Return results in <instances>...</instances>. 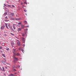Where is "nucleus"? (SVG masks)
<instances>
[{
  "label": "nucleus",
  "mask_w": 76,
  "mask_h": 76,
  "mask_svg": "<svg viewBox=\"0 0 76 76\" xmlns=\"http://www.w3.org/2000/svg\"><path fill=\"white\" fill-rule=\"evenodd\" d=\"M14 25H16V24H15L14 23H13L12 27L14 29H15L16 27Z\"/></svg>",
  "instance_id": "nucleus-3"
},
{
  "label": "nucleus",
  "mask_w": 76,
  "mask_h": 76,
  "mask_svg": "<svg viewBox=\"0 0 76 76\" xmlns=\"http://www.w3.org/2000/svg\"><path fill=\"white\" fill-rule=\"evenodd\" d=\"M5 25L6 28L7 29H9L8 26H7V23H5Z\"/></svg>",
  "instance_id": "nucleus-4"
},
{
  "label": "nucleus",
  "mask_w": 76,
  "mask_h": 76,
  "mask_svg": "<svg viewBox=\"0 0 76 76\" xmlns=\"http://www.w3.org/2000/svg\"><path fill=\"white\" fill-rule=\"evenodd\" d=\"M10 15H12V16H14V13H12V12H10Z\"/></svg>",
  "instance_id": "nucleus-6"
},
{
  "label": "nucleus",
  "mask_w": 76,
  "mask_h": 76,
  "mask_svg": "<svg viewBox=\"0 0 76 76\" xmlns=\"http://www.w3.org/2000/svg\"><path fill=\"white\" fill-rule=\"evenodd\" d=\"M24 11H25V12H27V10H24Z\"/></svg>",
  "instance_id": "nucleus-23"
},
{
  "label": "nucleus",
  "mask_w": 76,
  "mask_h": 76,
  "mask_svg": "<svg viewBox=\"0 0 76 76\" xmlns=\"http://www.w3.org/2000/svg\"><path fill=\"white\" fill-rule=\"evenodd\" d=\"M24 23H27V22L26 20H25V21H24Z\"/></svg>",
  "instance_id": "nucleus-17"
},
{
  "label": "nucleus",
  "mask_w": 76,
  "mask_h": 76,
  "mask_svg": "<svg viewBox=\"0 0 76 76\" xmlns=\"http://www.w3.org/2000/svg\"><path fill=\"white\" fill-rule=\"evenodd\" d=\"M3 72H5V70L4 67H3Z\"/></svg>",
  "instance_id": "nucleus-13"
},
{
  "label": "nucleus",
  "mask_w": 76,
  "mask_h": 76,
  "mask_svg": "<svg viewBox=\"0 0 76 76\" xmlns=\"http://www.w3.org/2000/svg\"><path fill=\"white\" fill-rule=\"evenodd\" d=\"M14 19V20H15V19Z\"/></svg>",
  "instance_id": "nucleus-48"
},
{
  "label": "nucleus",
  "mask_w": 76,
  "mask_h": 76,
  "mask_svg": "<svg viewBox=\"0 0 76 76\" xmlns=\"http://www.w3.org/2000/svg\"><path fill=\"white\" fill-rule=\"evenodd\" d=\"M12 7H15V6H14V5H12Z\"/></svg>",
  "instance_id": "nucleus-32"
},
{
  "label": "nucleus",
  "mask_w": 76,
  "mask_h": 76,
  "mask_svg": "<svg viewBox=\"0 0 76 76\" xmlns=\"http://www.w3.org/2000/svg\"><path fill=\"white\" fill-rule=\"evenodd\" d=\"M24 3H25L26 4H27V2H26V1H25Z\"/></svg>",
  "instance_id": "nucleus-27"
},
{
  "label": "nucleus",
  "mask_w": 76,
  "mask_h": 76,
  "mask_svg": "<svg viewBox=\"0 0 76 76\" xmlns=\"http://www.w3.org/2000/svg\"><path fill=\"white\" fill-rule=\"evenodd\" d=\"M0 69H1V70H2L1 68V67H0Z\"/></svg>",
  "instance_id": "nucleus-41"
},
{
  "label": "nucleus",
  "mask_w": 76,
  "mask_h": 76,
  "mask_svg": "<svg viewBox=\"0 0 76 76\" xmlns=\"http://www.w3.org/2000/svg\"><path fill=\"white\" fill-rule=\"evenodd\" d=\"M4 75H6L5 73H4Z\"/></svg>",
  "instance_id": "nucleus-38"
},
{
  "label": "nucleus",
  "mask_w": 76,
  "mask_h": 76,
  "mask_svg": "<svg viewBox=\"0 0 76 76\" xmlns=\"http://www.w3.org/2000/svg\"><path fill=\"white\" fill-rule=\"evenodd\" d=\"M2 56H4V57L5 58L6 57L5 55H4V54H2Z\"/></svg>",
  "instance_id": "nucleus-14"
},
{
  "label": "nucleus",
  "mask_w": 76,
  "mask_h": 76,
  "mask_svg": "<svg viewBox=\"0 0 76 76\" xmlns=\"http://www.w3.org/2000/svg\"><path fill=\"white\" fill-rule=\"evenodd\" d=\"M21 26L22 28H23L24 27V26L23 25H22V24L21 25Z\"/></svg>",
  "instance_id": "nucleus-16"
},
{
  "label": "nucleus",
  "mask_w": 76,
  "mask_h": 76,
  "mask_svg": "<svg viewBox=\"0 0 76 76\" xmlns=\"http://www.w3.org/2000/svg\"><path fill=\"white\" fill-rule=\"evenodd\" d=\"M6 50H9V48H7L6 49Z\"/></svg>",
  "instance_id": "nucleus-36"
},
{
  "label": "nucleus",
  "mask_w": 76,
  "mask_h": 76,
  "mask_svg": "<svg viewBox=\"0 0 76 76\" xmlns=\"http://www.w3.org/2000/svg\"><path fill=\"white\" fill-rule=\"evenodd\" d=\"M12 35V36H14V34L13 33H10Z\"/></svg>",
  "instance_id": "nucleus-19"
},
{
  "label": "nucleus",
  "mask_w": 76,
  "mask_h": 76,
  "mask_svg": "<svg viewBox=\"0 0 76 76\" xmlns=\"http://www.w3.org/2000/svg\"><path fill=\"white\" fill-rule=\"evenodd\" d=\"M21 29L20 28H18V31H21Z\"/></svg>",
  "instance_id": "nucleus-10"
},
{
  "label": "nucleus",
  "mask_w": 76,
  "mask_h": 76,
  "mask_svg": "<svg viewBox=\"0 0 76 76\" xmlns=\"http://www.w3.org/2000/svg\"><path fill=\"white\" fill-rule=\"evenodd\" d=\"M8 7H11V6L10 5H8Z\"/></svg>",
  "instance_id": "nucleus-20"
},
{
  "label": "nucleus",
  "mask_w": 76,
  "mask_h": 76,
  "mask_svg": "<svg viewBox=\"0 0 76 76\" xmlns=\"http://www.w3.org/2000/svg\"><path fill=\"white\" fill-rule=\"evenodd\" d=\"M2 48L1 47V46L0 47V49H2Z\"/></svg>",
  "instance_id": "nucleus-29"
},
{
  "label": "nucleus",
  "mask_w": 76,
  "mask_h": 76,
  "mask_svg": "<svg viewBox=\"0 0 76 76\" xmlns=\"http://www.w3.org/2000/svg\"><path fill=\"white\" fill-rule=\"evenodd\" d=\"M19 24H21V23H18Z\"/></svg>",
  "instance_id": "nucleus-39"
},
{
  "label": "nucleus",
  "mask_w": 76,
  "mask_h": 76,
  "mask_svg": "<svg viewBox=\"0 0 76 76\" xmlns=\"http://www.w3.org/2000/svg\"><path fill=\"white\" fill-rule=\"evenodd\" d=\"M21 70H22V69H21Z\"/></svg>",
  "instance_id": "nucleus-50"
},
{
  "label": "nucleus",
  "mask_w": 76,
  "mask_h": 76,
  "mask_svg": "<svg viewBox=\"0 0 76 76\" xmlns=\"http://www.w3.org/2000/svg\"><path fill=\"white\" fill-rule=\"evenodd\" d=\"M5 61H6V59H5Z\"/></svg>",
  "instance_id": "nucleus-46"
},
{
  "label": "nucleus",
  "mask_w": 76,
  "mask_h": 76,
  "mask_svg": "<svg viewBox=\"0 0 76 76\" xmlns=\"http://www.w3.org/2000/svg\"><path fill=\"white\" fill-rule=\"evenodd\" d=\"M19 67H20V66H19Z\"/></svg>",
  "instance_id": "nucleus-47"
},
{
  "label": "nucleus",
  "mask_w": 76,
  "mask_h": 76,
  "mask_svg": "<svg viewBox=\"0 0 76 76\" xmlns=\"http://www.w3.org/2000/svg\"><path fill=\"white\" fill-rule=\"evenodd\" d=\"M15 67V66H12L13 69H14Z\"/></svg>",
  "instance_id": "nucleus-26"
},
{
  "label": "nucleus",
  "mask_w": 76,
  "mask_h": 76,
  "mask_svg": "<svg viewBox=\"0 0 76 76\" xmlns=\"http://www.w3.org/2000/svg\"><path fill=\"white\" fill-rule=\"evenodd\" d=\"M5 19H8L7 17H5Z\"/></svg>",
  "instance_id": "nucleus-30"
},
{
  "label": "nucleus",
  "mask_w": 76,
  "mask_h": 76,
  "mask_svg": "<svg viewBox=\"0 0 76 76\" xmlns=\"http://www.w3.org/2000/svg\"><path fill=\"white\" fill-rule=\"evenodd\" d=\"M27 31H28V29H26V30H25V33H26Z\"/></svg>",
  "instance_id": "nucleus-9"
},
{
  "label": "nucleus",
  "mask_w": 76,
  "mask_h": 76,
  "mask_svg": "<svg viewBox=\"0 0 76 76\" xmlns=\"http://www.w3.org/2000/svg\"><path fill=\"white\" fill-rule=\"evenodd\" d=\"M12 70H13V71H16V70L15 69H12Z\"/></svg>",
  "instance_id": "nucleus-24"
},
{
  "label": "nucleus",
  "mask_w": 76,
  "mask_h": 76,
  "mask_svg": "<svg viewBox=\"0 0 76 76\" xmlns=\"http://www.w3.org/2000/svg\"><path fill=\"white\" fill-rule=\"evenodd\" d=\"M23 40H25V39H24V38H23Z\"/></svg>",
  "instance_id": "nucleus-40"
},
{
  "label": "nucleus",
  "mask_w": 76,
  "mask_h": 76,
  "mask_svg": "<svg viewBox=\"0 0 76 76\" xmlns=\"http://www.w3.org/2000/svg\"><path fill=\"white\" fill-rule=\"evenodd\" d=\"M22 51H23V53H24V50L23 49H22Z\"/></svg>",
  "instance_id": "nucleus-31"
},
{
  "label": "nucleus",
  "mask_w": 76,
  "mask_h": 76,
  "mask_svg": "<svg viewBox=\"0 0 76 76\" xmlns=\"http://www.w3.org/2000/svg\"><path fill=\"white\" fill-rule=\"evenodd\" d=\"M11 44L12 46V45H14V42H11Z\"/></svg>",
  "instance_id": "nucleus-18"
},
{
  "label": "nucleus",
  "mask_w": 76,
  "mask_h": 76,
  "mask_svg": "<svg viewBox=\"0 0 76 76\" xmlns=\"http://www.w3.org/2000/svg\"><path fill=\"white\" fill-rule=\"evenodd\" d=\"M15 74H17V73H15Z\"/></svg>",
  "instance_id": "nucleus-44"
},
{
  "label": "nucleus",
  "mask_w": 76,
  "mask_h": 76,
  "mask_svg": "<svg viewBox=\"0 0 76 76\" xmlns=\"http://www.w3.org/2000/svg\"><path fill=\"white\" fill-rule=\"evenodd\" d=\"M9 27L11 29V28H12V26H11V25H10V24H8Z\"/></svg>",
  "instance_id": "nucleus-7"
},
{
  "label": "nucleus",
  "mask_w": 76,
  "mask_h": 76,
  "mask_svg": "<svg viewBox=\"0 0 76 76\" xmlns=\"http://www.w3.org/2000/svg\"><path fill=\"white\" fill-rule=\"evenodd\" d=\"M17 44L18 45H19V46H21V44H20V42L19 41V40H17Z\"/></svg>",
  "instance_id": "nucleus-2"
},
{
  "label": "nucleus",
  "mask_w": 76,
  "mask_h": 76,
  "mask_svg": "<svg viewBox=\"0 0 76 76\" xmlns=\"http://www.w3.org/2000/svg\"><path fill=\"white\" fill-rule=\"evenodd\" d=\"M9 76H15V75H13V74H10Z\"/></svg>",
  "instance_id": "nucleus-11"
},
{
  "label": "nucleus",
  "mask_w": 76,
  "mask_h": 76,
  "mask_svg": "<svg viewBox=\"0 0 76 76\" xmlns=\"http://www.w3.org/2000/svg\"><path fill=\"white\" fill-rule=\"evenodd\" d=\"M21 49V47H20V48H18V50H20Z\"/></svg>",
  "instance_id": "nucleus-25"
},
{
  "label": "nucleus",
  "mask_w": 76,
  "mask_h": 76,
  "mask_svg": "<svg viewBox=\"0 0 76 76\" xmlns=\"http://www.w3.org/2000/svg\"><path fill=\"white\" fill-rule=\"evenodd\" d=\"M5 20L6 22H7V21H8L7 20Z\"/></svg>",
  "instance_id": "nucleus-42"
},
{
  "label": "nucleus",
  "mask_w": 76,
  "mask_h": 76,
  "mask_svg": "<svg viewBox=\"0 0 76 76\" xmlns=\"http://www.w3.org/2000/svg\"><path fill=\"white\" fill-rule=\"evenodd\" d=\"M17 56H20V54H19V53H17Z\"/></svg>",
  "instance_id": "nucleus-12"
},
{
  "label": "nucleus",
  "mask_w": 76,
  "mask_h": 76,
  "mask_svg": "<svg viewBox=\"0 0 76 76\" xmlns=\"http://www.w3.org/2000/svg\"><path fill=\"white\" fill-rule=\"evenodd\" d=\"M4 27H5V25H4V26H1V29H3L4 28Z\"/></svg>",
  "instance_id": "nucleus-5"
},
{
  "label": "nucleus",
  "mask_w": 76,
  "mask_h": 76,
  "mask_svg": "<svg viewBox=\"0 0 76 76\" xmlns=\"http://www.w3.org/2000/svg\"><path fill=\"white\" fill-rule=\"evenodd\" d=\"M2 62L4 64H5V61H2Z\"/></svg>",
  "instance_id": "nucleus-15"
},
{
  "label": "nucleus",
  "mask_w": 76,
  "mask_h": 76,
  "mask_svg": "<svg viewBox=\"0 0 76 76\" xmlns=\"http://www.w3.org/2000/svg\"><path fill=\"white\" fill-rule=\"evenodd\" d=\"M27 27H29V26H26Z\"/></svg>",
  "instance_id": "nucleus-43"
},
{
  "label": "nucleus",
  "mask_w": 76,
  "mask_h": 76,
  "mask_svg": "<svg viewBox=\"0 0 76 76\" xmlns=\"http://www.w3.org/2000/svg\"><path fill=\"white\" fill-rule=\"evenodd\" d=\"M13 53H14V61H13V62H17V61H18V58H15V57L14 56H15V53L14 52H13Z\"/></svg>",
  "instance_id": "nucleus-1"
},
{
  "label": "nucleus",
  "mask_w": 76,
  "mask_h": 76,
  "mask_svg": "<svg viewBox=\"0 0 76 76\" xmlns=\"http://www.w3.org/2000/svg\"><path fill=\"white\" fill-rule=\"evenodd\" d=\"M0 51L1 52V53H2V52H3L2 50H0Z\"/></svg>",
  "instance_id": "nucleus-34"
},
{
  "label": "nucleus",
  "mask_w": 76,
  "mask_h": 76,
  "mask_svg": "<svg viewBox=\"0 0 76 76\" xmlns=\"http://www.w3.org/2000/svg\"><path fill=\"white\" fill-rule=\"evenodd\" d=\"M7 12H5L4 13V15H7Z\"/></svg>",
  "instance_id": "nucleus-22"
},
{
  "label": "nucleus",
  "mask_w": 76,
  "mask_h": 76,
  "mask_svg": "<svg viewBox=\"0 0 76 76\" xmlns=\"http://www.w3.org/2000/svg\"><path fill=\"white\" fill-rule=\"evenodd\" d=\"M22 35L23 36H24V34H22Z\"/></svg>",
  "instance_id": "nucleus-28"
},
{
  "label": "nucleus",
  "mask_w": 76,
  "mask_h": 76,
  "mask_svg": "<svg viewBox=\"0 0 76 76\" xmlns=\"http://www.w3.org/2000/svg\"><path fill=\"white\" fill-rule=\"evenodd\" d=\"M2 45L3 46H4V43H3V44H2Z\"/></svg>",
  "instance_id": "nucleus-21"
},
{
  "label": "nucleus",
  "mask_w": 76,
  "mask_h": 76,
  "mask_svg": "<svg viewBox=\"0 0 76 76\" xmlns=\"http://www.w3.org/2000/svg\"><path fill=\"white\" fill-rule=\"evenodd\" d=\"M15 20H19V19H16V18H15Z\"/></svg>",
  "instance_id": "nucleus-33"
},
{
  "label": "nucleus",
  "mask_w": 76,
  "mask_h": 76,
  "mask_svg": "<svg viewBox=\"0 0 76 76\" xmlns=\"http://www.w3.org/2000/svg\"><path fill=\"white\" fill-rule=\"evenodd\" d=\"M11 31H15L13 30V28H12H12H11Z\"/></svg>",
  "instance_id": "nucleus-8"
},
{
  "label": "nucleus",
  "mask_w": 76,
  "mask_h": 76,
  "mask_svg": "<svg viewBox=\"0 0 76 76\" xmlns=\"http://www.w3.org/2000/svg\"><path fill=\"white\" fill-rule=\"evenodd\" d=\"M25 1H26H26H26V0Z\"/></svg>",
  "instance_id": "nucleus-45"
},
{
  "label": "nucleus",
  "mask_w": 76,
  "mask_h": 76,
  "mask_svg": "<svg viewBox=\"0 0 76 76\" xmlns=\"http://www.w3.org/2000/svg\"><path fill=\"white\" fill-rule=\"evenodd\" d=\"M5 68L6 69H7V66H5Z\"/></svg>",
  "instance_id": "nucleus-35"
},
{
  "label": "nucleus",
  "mask_w": 76,
  "mask_h": 76,
  "mask_svg": "<svg viewBox=\"0 0 76 76\" xmlns=\"http://www.w3.org/2000/svg\"><path fill=\"white\" fill-rule=\"evenodd\" d=\"M22 7H23H23H24V5H23Z\"/></svg>",
  "instance_id": "nucleus-37"
},
{
  "label": "nucleus",
  "mask_w": 76,
  "mask_h": 76,
  "mask_svg": "<svg viewBox=\"0 0 76 76\" xmlns=\"http://www.w3.org/2000/svg\"><path fill=\"white\" fill-rule=\"evenodd\" d=\"M5 6H6V5H5Z\"/></svg>",
  "instance_id": "nucleus-49"
}]
</instances>
